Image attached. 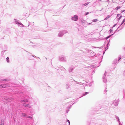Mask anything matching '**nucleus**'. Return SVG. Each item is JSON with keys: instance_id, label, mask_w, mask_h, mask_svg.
<instances>
[{"instance_id": "obj_1", "label": "nucleus", "mask_w": 125, "mask_h": 125, "mask_svg": "<svg viewBox=\"0 0 125 125\" xmlns=\"http://www.w3.org/2000/svg\"><path fill=\"white\" fill-rule=\"evenodd\" d=\"M78 19V18L77 16L76 15H74V16L72 18V20L74 21H77Z\"/></svg>"}, {"instance_id": "obj_16", "label": "nucleus", "mask_w": 125, "mask_h": 125, "mask_svg": "<svg viewBox=\"0 0 125 125\" xmlns=\"http://www.w3.org/2000/svg\"><path fill=\"white\" fill-rule=\"evenodd\" d=\"M110 36H111V35H110V36H108V37H107L106 38V39H107L108 38H109Z\"/></svg>"}, {"instance_id": "obj_19", "label": "nucleus", "mask_w": 125, "mask_h": 125, "mask_svg": "<svg viewBox=\"0 0 125 125\" xmlns=\"http://www.w3.org/2000/svg\"><path fill=\"white\" fill-rule=\"evenodd\" d=\"M88 93H87V92H86V93H85V94H87Z\"/></svg>"}, {"instance_id": "obj_9", "label": "nucleus", "mask_w": 125, "mask_h": 125, "mask_svg": "<svg viewBox=\"0 0 125 125\" xmlns=\"http://www.w3.org/2000/svg\"><path fill=\"white\" fill-rule=\"evenodd\" d=\"M6 60L8 62H9V58L8 57H7L6 58Z\"/></svg>"}, {"instance_id": "obj_14", "label": "nucleus", "mask_w": 125, "mask_h": 125, "mask_svg": "<svg viewBox=\"0 0 125 125\" xmlns=\"http://www.w3.org/2000/svg\"><path fill=\"white\" fill-rule=\"evenodd\" d=\"M89 3H85L83 5L84 6H85L86 5H87Z\"/></svg>"}, {"instance_id": "obj_5", "label": "nucleus", "mask_w": 125, "mask_h": 125, "mask_svg": "<svg viewBox=\"0 0 125 125\" xmlns=\"http://www.w3.org/2000/svg\"><path fill=\"white\" fill-rule=\"evenodd\" d=\"M22 101V102H28V100L26 99V100H23Z\"/></svg>"}, {"instance_id": "obj_13", "label": "nucleus", "mask_w": 125, "mask_h": 125, "mask_svg": "<svg viewBox=\"0 0 125 125\" xmlns=\"http://www.w3.org/2000/svg\"><path fill=\"white\" fill-rule=\"evenodd\" d=\"M22 115L23 116H26V115L24 113Z\"/></svg>"}, {"instance_id": "obj_2", "label": "nucleus", "mask_w": 125, "mask_h": 125, "mask_svg": "<svg viewBox=\"0 0 125 125\" xmlns=\"http://www.w3.org/2000/svg\"><path fill=\"white\" fill-rule=\"evenodd\" d=\"M23 105L24 106L27 107H28L29 108L31 107L30 105L29 104H23Z\"/></svg>"}, {"instance_id": "obj_17", "label": "nucleus", "mask_w": 125, "mask_h": 125, "mask_svg": "<svg viewBox=\"0 0 125 125\" xmlns=\"http://www.w3.org/2000/svg\"><path fill=\"white\" fill-rule=\"evenodd\" d=\"M67 121L69 123V125H70V122L68 120H67Z\"/></svg>"}, {"instance_id": "obj_4", "label": "nucleus", "mask_w": 125, "mask_h": 125, "mask_svg": "<svg viewBox=\"0 0 125 125\" xmlns=\"http://www.w3.org/2000/svg\"><path fill=\"white\" fill-rule=\"evenodd\" d=\"M1 123L0 125H4V121L3 120H1Z\"/></svg>"}, {"instance_id": "obj_7", "label": "nucleus", "mask_w": 125, "mask_h": 125, "mask_svg": "<svg viewBox=\"0 0 125 125\" xmlns=\"http://www.w3.org/2000/svg\"><path fill=\"white\" fill-rule=\"evenodd\" d=\"M8 80H7V79H1V81H6Z\"/></svg>"}, {"instance_id": "obj_20", "label": "nucleus", "mask_w": 125, "mask_h": 125, "mask_svg": "<svg viewBox=\"0 0 125 125\" xmlns=\"http://www.w3.org/2000/svg\"><path fill=\"white\" fill-rule=\"evenodd\" d=\"M22 93H23L22 92Z\"/></svg>"}, {"instance_id": "obj_12", "label": "nucleus", "mask_w": 125, "mask_h": 125, "mask_svg": "<svg viewBox=\"0 0 125 125\" xmlns=\"http://www.w3.org/2000/svg\"><path fill=\"white\" fill-rule=\"evenodd\" d=\"M27 117L31 119H32V117L30 116H28Z\"/></svg>"}, {"instance_id": "obj_3", "label": "nucleus", "mask_w": 125, "mask_h": 125, "mask_svg": "<svg viewBox=\"0 0 125 125\" xmlns=\"http://www.w3.org/2000/svg\"><path fill=\"white\" fill-rule=\"evenodd\" d=\"M2 88H5L7 86V85L6 84H1Z\"/></svg>"}, {"instance_id": "obj_10", "label": "nucleus", "mask_w": 125, "mask_h": 125, "mask_svg": "<svg viewBox=\"0 0 125 125\" xmlns=\"http://www.w3.org/2000/svg\"><path fill=\"white\" fill-rule=\"evenodd\" d=\"M110 17V16H108L105 19V20H107L108 18H109Z\"/></svg>"}, {"instance_id": "obj_18", "label": "nucleus", "mask_w": 125, "mask_h": 125, "mask_svg": "<svg viewBox=\"0 0 125 125\" xmlns=\"http://www.w3.org/2000/svg\"><path fill=\"white\" fill-rule=\"evenodd\" d=\"M1 84L0 85V88H2Z\"/></svg>"}, {"instance_id": "obj_6", "label": "nucleus", "mask_w": 125, "mask_h": 125, "mask_svg": "<svg viewBox=\"0 0 125 125\" xmlns=\"http://www.w3.org/2000/svg\"><path fill=\"white\" fill-rule=\"evenodd\" d=\"M120 6H118L115 9V10H117L118 9H119L120 8Z\"/></svg>"}, {"instance_id": "obj_11", "label": "nucleus", "mask_w": 125, "mask_h": 125, "mask_svg": "<svg viewBox=\"0 0 125 125\" xmlns=\"http://www.w3.org/2000/svg\"><path fill=\"white\" fill-rule=\"evenodd\" d=\"M125 19H124L123 20V21H122V23L121 24V25L123 24V23L125 22Z\"/></svg>"}, {"instance_id": "obj_15", "label": "nucleus", "mask_w": 125, "mask_h": 125, "mask_svg": "<svg viewBox=\"0 0 125 125\" xmlns=\"http://www.w3.org/2000/svg\"><path fill=\"white\" fill-rule=\"evenodd\" d=\"M88 14H89V12H86L85 13V15H86Z\"/></svg>"}, {"instance_id": "obj_8", "label": "nucleus", "mask_w": 125, "mask_h": 125, "mask_svg": "<svg viewBox=\"0 0 125 125\" xmlns=\"http://www.w3.org/2000/svg\"><path fill=\"white\" fill-rule=\"evenodd\" d=\"M93 22H96L98 21V20L97 19H94L93 20Z\"/></svg>"}]
</instances>
